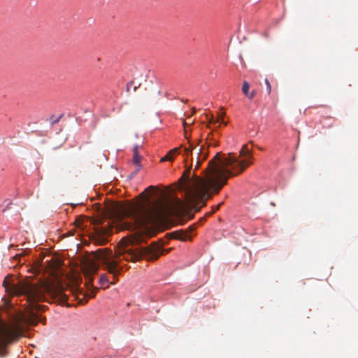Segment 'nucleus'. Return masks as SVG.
<instances>
[{
  "instance_id": "39448f33",
  "label": "nucleus",
  "mask_w": 358,
  "mask_h": 358,
  "mask_svg": "<svg viewBox=\"0 0 358 358\" xmlns=\"http://www.w3.org/2000/svg\"><path fill=\"white\" fill-rule=\"evenodd\" d=\"M188 147L184 148V155L187 157L191 155V160L193 162V151H196V168H199L201 164L208 157V150L203 145L200 147L198 150H196V147L198 144H194L193 142L190 141L188 139Z\"/></svg>"
},
{
  "instance_id": "423d86ee",
  "label": "nucleus",
  "mask_w": 358,
  "mask_h": 358,
  "mask_svg": "<svg viewBox=\"0 0 358 358\" xmlns=\"http://www.w3.org/2000/svg\"><path fill=\"white\" fill-rule=\"evenodd\" d=\"M110 229L97 227L94 234V240L98 245H103L107 242V238L110 234Z\"/></svg>"
},
{
  "instance_id": "20e7f679",
  "label": "nucleus",
  "mask_w": 358,
  "mask_h": 358,
  "mask_svg": "<svg viewBox=\"0 0 358 358\" xmlns=\"http://www.w3.org/2000/svg\"><path fill=\"white\" fill-rule=\"evenodd\" d=\"M252 159L248 145L245 144L239 152V157L234 153H217L210 163V172L208 176V181L205 182L201 179H196L194 183V187L203 192L205 187H211L215 192H219L222 187L227 184L229 177L236 176L244 171L247 166L252 164Z\"/></svg>"
},
{
  "instance_id": "9b49d317",
  "label": "nucleus",
  "mask_w": 358,
  "mask_h": 358,
  "mask_svg": "<svg viewBox=\"0 0 358 358\" xmlns=\"http://www.w3.org/2000/svg\"><path fill=\"white\" fill-rule=\"evenodd\" d=\"M224 115H225V113L224 111L219 112V113L217 115V118L216 119L217 121V123L224 124L225 125L227 124V122H225L224 121Z\"/></svg>"
},
{
  "instance_id": "f03ea898",
  "label": "nucleus",
  "mask_w": 358,
  "mask_h": 358,
  "mask_svg": "<svg viewBox=\"0 0 358 358\" xmlns=\"http://www.w3.org/2000/svg\"><path fill=\"white\" fill-rule=\"evenodd\" d=\"M3 286L6 292L10 294L24 296L30 310L27 315L22 312L16 313L9 323H6L0 318V342L2 345L9 344L22 336L23 324H36L40 321L34 310H41V306L36 303L45 301L47 296L61 305L67 304L68 296L60 285L47 283L38 287L24 282L10 285L6 278Z\"/></svg>"
},
{
  "instance_id": "f8f14e48",
  "label": "nucleus",
  "mask_w": 358,
  "mask_h": 358,
  "mask_svg": "<svg viewBox=\"0 0 358 358\" xmlns=\"http://www.w3.org/2000/svg\"><path fill=\"white\" fill-rule=\"evenodd\" d=\"M173 159V155L169 151L164 157L161 159V162L172 161Z\"/></svg>"
},
{
  "instance_id": "2eb2a0df",
  "label": "nucleus",
  "mask_w": 358,
  "mask_h": 358,
  "mask_svg": "<svg viewBox=\"0 0 358 358\" xmlns=\"http://www.w3.org/2000/svg\"><path fill=\"white\" fill-rule=\"evenodd\" d=\"M97 290V288L93 287V289L90 292V293H88L87 295L90 298H93L95 296V292Z\"/></svg>"
},
{
  "instance_id": "6ab92c4d",
  "label": "nucleus",
  "mask_w": 358,
  "mask_h": 358,
  "mask_svg": "<svg viewBox=\"0 0 358 358\" xmlns=\"http://www.w3.org/2000/svg\"><path fill=\"white\" fill-rule=\"evenodd\" d=\"M222 204V203H220L219 205H217V206L215 207V208L214 211L217 210L219 209L220 206Z\"/></svg>"
},
{
  "instance_id": "aec40b11",
  "label": "nucleus",
  "mask_w": 358,
  "mask_h": 358,
  "mask_svg": "<svg viewBox=\"0 0 358 358\" xmlns=\"http://www.w3.org/2000/svg\"><path fill=\"white\" fill-rule=\"evenodd\" d=\"M154 187L153 186H150L148 187L146 190H148V189H153Z\"/></svg>"
},
{
  "instance_id": "9d476101",
  "label": "nucleus",
  "mask_w": 358,
  "mask_h": 358,
  "mask_svg": "<svg viewBox=\"0 0 358 358\" xmlns=\"http://www.w3.org/2000/svg\"><path fill=\"white\" fill-rule=\"evenodd\" d=\"M99 285L101 288L106 289L109 287L108 279L106 275H101L99 278Z\"/></svg>"
},
{
  "instance_id": "1a4fd4ad",
  "label": "nucleus",
  "mask_w": 358,
  "mask_h": 358,
  "mask_svg": "<svg viewBox=\"0 0 358 358\" xmlns=\"http://www.w3.org/2000/svg\"><path fill=\"white\" fill-rule=\"evenodd\" d=\"M138 145L134 146V148L133 149L134 155H133V159H132L133 163L138 166L136 171H138L141 167V166L140 164V162L141 160V157L138 155Z\"/></svg>"
},
{
  "instance_id": "6e6552de",
  "label": "nucleus",
  "mask_w": 358,
  "mask_h": 358,
  "mask_svg": "<svg viewBox=\"0 0 358 358\" xmlns=\"http://www.w3.org/2000/svg\"><path fill=\"white\" fill-rule=\"evenodd\" d=\"M171 236L173 238L183 241L187 240L189 238V233L185 231H175L171 233Z\"/></svg>"
},
{
  "instance_id": "f3484780",
  "label": "nucleus",
  "mask_w": 358,
  "mask_h": 358,
  "mask_svg": "<svg viewBox=\"0 0 358 358\" xmlns=\"http://www.w3.org/2000/svg\"><path fill=\"white\" fill-rule=\"evenodd\" d=\"M180 148H176L171 150L170 151L174 155L175 154L179 153Z\"/></svg>"
},
{
  "instance_id": "7ed1b4c3",
  "label": "nucleus",
  "mask_w": 358,
  "mask_h": 358,
  "mask_svg": "<svg viewBox=\"0 0 358 358\" xmlns=\"http://www.w3.org/2000/svg\"><path fill=\"white\" fill-rule=\"evenodd\" d=\"M144 237L141 234H135L131 239L122 238L119 244L118 249L114 254L108 248L99 249L94 252V259H86L82 266L83 273L87 280V284L92 285V275L97 272L99 261L108 273L113 275L114 279L122 269L120 262L124 259L127 262H136L139 260L143 255L148 253L150 259H157L160 255L162 248L159 245H151L148 248H139L135 247V243H138L143 241Z\"/></svg>"
},
{
  "instance_id": "4468645a",
  "label": "nucleus",
  "mask_w": 358,
  "mask_h": 358,
  "mask_svg": "<svg viewBox=\"0 0 358 358\" xmlns=\"http://www.w3.org/2000/svg\"><path fill=\"white\" fill-rule=\"evenodd\" d=\"M265 83H266V91H267V93H268V94H271V84H270V83H269V81H268V80L267 78H266V79H265Z\"/></svg>"
},
{
  "instance_id": "0eeeda50",
  "label": "nucleus",
  "mask_w": 358,
  "mask_h": 358,
  "mask_svg": "<svg viewBox=\"0 0 358 358\" xmlns=\"http://www.w3.org/2000/svg\"><path fill=\"white\" fill-rule=\"evenodd\" d=\"M250 90V84L247 81H244L242 86V92L245 96H246L249 99L252 100L254 99L256 92L252 90L251 92H249Z\"/></svg>"
},
{
  "instance_id": "a211bd4d",
  "label": "nucleus",
  "mask_w": 358,
  "mask_h": 358,
  "mask_svg": "<svg viewBox=\"0 0 358 358\" xmlns=\"http://www.w3.org/2000/svg\"><path fill=\"white\" fill-rule=\"evenodd\" d=\"M194 229H195V227L192 226V227H189V231H194Z\"/></svg>"
},
{
  "instance_id": "ddd939ff",
  "label": "nucleus",
  "mask_w": 358,
  "mask_h": 358,
  "mask_svg": "<svg viewBox=\"0 0 358 358\" xmlns=\"http://www.w3.org/2000/svg\"><path fill=\"white\" fill-rule=\"evenodd\" d=\"M75 224L77 228H83V219L81 217L77 218Z\"/></svg>"
},
{
  "instance_id": "4be33fe9",
  "label": "nucleus",
  "mask_w": 358,
  "mask_h": 358,
  "mask_svg": "<svg viewBox=\"0 0 358 358\" xmlns=\"http://www.w3.org/2000/svg\"><path fill=\"white\" fill-rule=\"evenodd\" d=\"M141 196H144V192H142V193L141 194Z\"/></svg>"
},
{
  "instance_id": "dca6fc26",
  "label": "nucleus",
  "mask_w": 358,
  "mask_h": 358,
  "mask_svg": "<svg viewBox=\"0 0 358 358\" xmlns=\"http://www.w3.org/2000/svg\"><path fill=\"white\" fill-rule=\"evenodd\" d=\"M208 122L210 124H215L217 122V120L214 118L213 115L210 116V117L208 119Z\"/></svg>"
},
{
  "instance_id": "f257e3e1",
  "label": "nucleus",
  "mask_w": 358,
  "mask_h": 358,
  "mask_svg": "<svg viewBox=\"0 0 358 358\" xmlns=\"http://www.w3.org/2000/svg\"><path fill=\"white\" fill-rule=\"evenodd\" d=\"M212 161L213 159L208 162L205 178L194 176L189 179L187 175L190 172L189 170L183 173V176H186L187 178L186 182L182 186L185 196L184 201L176 199L173 203L169 201L158 202L152 206H150V204L145 205L143 202L126 204L113 202L106 208L105 215L113 222H120L124 229L134 230L145 227L148 224H154L174 214L185 213L190 209L200 210L201 207L206 205V200L210 198L208 190L217 193L208 185L205 187L204 192L193 185L196 179H201L205 182H208V176L211 166L210 163Z\"/></svg>"
},
{
  "instance_id": "412c9836",
  "label": "nucleus",
  "mask_w": 358,
  "mask_h": 358,
  "mask_svg": "<svg viewBox=\"0 0 358 358\" xmlns=\"http://www.w3.org/2000/svg\"><path fill=\"white\" fill-rule=\"evenodd\" d=\"M115 281H112V282H110V284H112V285H113V284H115Z\"/></svg>"
}]
</instances>
